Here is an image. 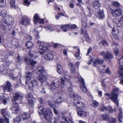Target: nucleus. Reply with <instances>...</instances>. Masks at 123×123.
Returning a JSON list of instances; mask_svg holds the SVG:
<instances>
[{"label":"nucleus","mask_w":123,"mask_h":123,"mask_svg":"<svg viewBox=\"0 0 123 123\" xmlns=\"http://www.w3.org/2000/svg\"><path fill=\"white\" fill-rule=\"evenodd\" d=\"M69 29H74L77 28V26L75 24L69 25Z\"/></svg>","instance_id":"obj_49"},{"label":"nucleus","mask_w":123,"mask_h":123,"mask_svg":"<svg viewBox=\"0 0 123 123\" xmlns=\"http://www.w3.org/2000/svg\"><path fill=\"white\" fill-rule=\"evenodd\" d=\"M108 111L110 113H112L113 112V110L111 106L108 107Z\"/></svg>","instance_id":"obj_62"},{"label":"nucleus","mask_w":123,"mask_h":123,"mask_svg":"<svg viewBox=\"0 0 123 123\" xmlns=\"http://www.w3.org/2000/svg\"><path fill=\"white\" fill-rule=\"evenodd\" d=\"M31 20L28 18H25L22 19L20 21L22 25H26L29 23Z\"/></svg>","instance_id":"obj_18"},{"label":"nucleus","mask_w":123,"mask_h":123,"mask_svg":"<svg viewBox=\"0 0 123 123\" xmlns=\"http://www.w3.org/2000/svg\"><path fill=\"white\" fill-rule=\"evenodd\" d=\"M117 120L116 118H111L109 120V123H116Z\"/></svg>","instance_id":"obj_42"},{"label":"nucleus","mask_w":123,"mask_h":123,"mask_svg":"<svg viewBox=\"0 0 123 123\" xmlns=\"http://www.w3.org/2000/svg\"><path fill=\"white\" fill-rule=\"evenodd\" d=\"M57 71L58 73L60 74H66V71L63 70V68L60 64H58L57 65Z\"/></svg>","instance_id":"obj_12"},{"label":"nucleus","mask_w":123,"mask_h":123,"mask_svg":"<svg viewBox=\"0 0 123 123\" xmlns=\"http://www.w3.org/2000/svg\"><path fill=\"white\" fill-rule=\"evenodd\" d=\"M113 92L110 94L109 96L112 101L118 106L119 105V103L117 98L118 95L114 92H117L119 91V89L118 88H113Z\"/></svg>","instance_id":"obj_1"},{"label":"nucleus","mask_w":123,"mask_h":123,"mask_svg":"<svg viewBox=\"0 0 123 123\" xmlns=\"http://www.w3.org/2000/svg\"><path fill=\"white\" fill-rule=\"evenodd\" d=\"M38 55L36 52H34L33 54H32L30 52L29 53V56H30L31 57L34 56V59H36L37 58L38 56Z\"/></svg>","instance_id":"obj_37"},{"label":"nucleus","mask_w":123,"mask_h":123,"mask_svg":"<svg viewBox=\"0 0 123 123\" xmlns=\"http://www.w3.org/2000/svg\"><path fill=\"white\" fill-rule=\"evenodd\" d=\"M92 102V105L93 107H96L98 106V103L97 102L95 101H94Z\"/></svg>","instance_id":"obj_50"},{"label":"nucleus","mask_w":123,"mask_h":123,"mask_svg":"<svg viewBox=\"0 0 123 123\" xmlns=\"http://www.w3.org/2000/svg\"><path fill=\"white\" fill-rule=\"evenodd\" d=\"M112 5L115 6H119V3L117 2L114 1L112 2Z\"/></svg>","instance_id":"obj_54"},{"label":"nucleus","mask_w":123,"mask_h":123,"mask_svg":"<svg viewBox=\"0 0 123 123\" xmlns=\"http://www.w3.org/2000/svg\"><path fill=\"white\" fill-rule=\"evenodd\" d=\"M22 116L23 120H25L29 118L30 116V115L27 113L25 112L23 114Z\"/></svg>","instance_id":"obj_29"},{"label":"nucleus","mask_w":123,"mask_h":123,"mask_svg":"<svg viewBox=\"0 0 123 123\" xmlns=\"http://www.w3.org/2000/svg\"><path fill=\"white\" fill-rule=\"evenodd\" d=\"M34 22L35 25L38 23L39 24H43L44 22L43 19H40L37 14H36L34 17Z\"/></svg>","instance_id":"obj_7"},{"label":"nucleus","mask_w":123,"mask_h":123,"mask_svg":"<svg viewBox=\"0 0 123 123\" xmlns=\"http://www.w3.org/2000/svg\"><path fill=\"white\" fill-rule=\"evenodd\" d=\"M24 4L25 5L28 6L30 4V2H29L28 0H25L24 2Z\"/></svg>","instance_id":"obj_53"},{"label":"nucleus","mask_w":123,"mask_h":123,"mask_svg":"<svg viewBox=\"0 0 123 123\" xmlns=\"http://www.w3.org/2000/svg\"><path fill=\"white\" fill-rule=\"evenodd\" d=\"M39 114H43V113L44 107L43 106H40L39 107Z\"/></svg>","instance_id":"obj_38"},{"label":"nucleus","mask_w":123,"mask_h":123,"mask_svg":"<svg viewBox=\"0 0 123 123\" xmlns=\"http://www.w3.org/2000/svg\"><path fill=\"white\" fill-rule=\"evenodd\" d=\"M60 82L58 80H55L53 82L50 84V88L51 90L55 89L58 88L60 85Z\"/></svg>","instance_id":"obj_8"},{"label":"nucleus","mask_w":123,"mask_h":123,"mask_svg":"<svg viewBox=\"0 0 123 123\" xmlns=\"http://www.w3.org/2000/svg\"><path fill=\"white\" fill-rule=\"evenodd\" d=\"M60 28L64 32H66L67 30L69 29V25L66 24L61 25Z\"/></svg>","instance_id":"obj_24"},{"label":"nucleus","mask_w":123,"mask_h":123,"mask_svg":"<svg viewBox=\"0 0 123 123\" xmlns=\"http://www.w3.org/2000/svg\"><path fill=\"white\" fill-rule=\"evenodd\" d=\"M22 97V95L21 93L19 92H17L15 93V96L12 100V101H15L18 99H21Z\"/></svg>","instance_id":"obj_17"},{"label":"nucleus","mask_w":123,"mask_h":123,"mask_svg":"<svg viewBox=\"0 0 123 123\" xmlns=\"http://www.w3.org/2000/svg\"><path fill=\"white\" fill-rule=\"evenodd\" d=\"M3 22L6 25H9L13 24L14 20L12 17L7 15L3 19Z\"/></svg>","instance_id":"obj_5"},{"label":"nucleus","mask_w":123,"mask_h":123,"mask_svg":"<svg viewBox=\"0 0 123 123\" xmlns=\"http://www.w3.org/2000/svg\"><path fill=\"white\" fill-rule=\"evenodd\" d=\"M76 109L77 111L82 110L85 108V105L84 103L81 102H78L75 104Z\"/></svg>","instance_id":"obj_6"},{"label":"nucleus","mask_w":123,"mask_h":123,"mask_svg":"<svg viewBox=\"0 0 123 123\" xmlns=\"http://www.w3.org/2000/svg\"><path fill=\"white\" fill-rule=\"evenodd\" d=\"M113 56L110 53H108V61L112 58Z\"/></svg>","instance_id":"obj_61"},{"label":"nucleus","mask_w":123,"mask_h":123,"mask_svg":"<svg viewBox=\"0 0 123 123\" xmlns=\"http://www.w3.org/2000/svg\"><path fill=\"white\" fill-rule=\"evenodd\" d=\"M92 48L90 47L88 49L87 52V55H88L90 53L91 51L92 50Z\"/></svg>","instance_id":"obj_63"},{"label":"nucleus","mask_w":123,"mask_h":123,"mask_svg":"<svg viewBox=\"0 0 123 123\" xmlns=\"http://www.w3.org/2000/svg\"><path fill=\"white\" fill-rule=\"evenodd\" d=\"M68 65L70 69L71 73H74L75 72V68L74 67L73 64L71 62H70L68 64Z\"/></svg>","instance_id":"obj_27"},{"label":"nucleus","mask_w":123,"mask_h":123,"mask_svg":"<svg viewBox=\"0 0 123 123\" xmlns=\"http://www.w3.org/2000/svg\"><path fill=\"white\" fill-rule=\"evenodd\" d=\"M0 113L4 117H6V115L7 114V112L6 109H2L0 110Z\"/></svg>","instance_id":"obj_34"},{"label":"nucleus","mask_w":123,"mask_h":123,"mask_svg":"<svg viewBox=\"0 0 123 123\" xmlns=\"http://www.w3.org/2000/svg\"><path fill=\"white\" fill-rule=\"evenodd\" d=\"M44 57L46 59L51 60L53 58L54 56L52 54L48 53L45 55Z\"/></svg>","instance_id":"obj_25"},{"label":"nucleus","mask_w":123,"mask_h":123,"mask_svg":"<svg viewBox=\"0 0 123 123\" xmlns=\"http://www.w3.org/2000/svg\"><path fill=\"white\" fill-rule=\"evenodd\" d=\"M7 12L6 10H2L1 13V14L2 17H3L5 16Z\"/></svg>","instance_id":"obj_52"},{"label":"nucleus","mask_w":123,"mask_h":123,"mask_svg":"<svg viewBox=\"0 0 123 123\" xmlns=\"http://www.w3.org/2000/svg\"><path fill=\"white\" fill-rule=\"evenodd\" d=\"M38 85V83L37 81L36 80H32L29 85V88L31 89L32 88H35Z\"/></svg>","instance_id":"obj_16"},{"label":"nucleus","mask_w":123,"mask_h":123,"mask_svg":"<svg viewBox=\"0 0 123 123\" xmlns=\"http://www.w3.org/2000/svg\"><path fill=\"white\" fill-rule=\"evenodd\" d=\"M77 78L78 80V83L81 84L80 86V90L86 93L87 90L84 85L85 82L83 79L79 75H78Z\"/></svg>","instance_id":"obj_2"},{"label":"nucleus","mask_w":123,"mask_h":123,"mask_svg":"<svg viewBox=\"0 0 123 123\" xmlns=\"http://www.w3.org/2000/svg\"><path fill=\"white\" fill-rule=\"evenodd\" d=\"M110 11L113 16L114 17L120 16L122 12V10L120 8H117L116 9H111Z\"/></svg>","instance_id":"obj_4"},{"label":"nucleus","mask_w":123,"mask_h":123,"mask_svg":"<svg viewBox=\"0 0 123 123\" xmlns=\"http://www.w3.org/2000/svg\"><path fill=\"white\" fill-rule=\"evenodd\" d=\"M34 32L35 35L36 36L37 38V39L39 38V34L38 31H37L36 30H34Z\"/></svg>","instance_id":"obj_47"},{"label":"nucleus","mask_w":123,"mask_h":123,"mask_svg":"<svg viewBox=\"0 0 123 123\" xmlns=\"http://www.w3.org/2000/svg\"><path fill=\"white\" fill-rule=\"evenodd\" d=\"M118 117L119 123H122L123 122V118L122 117V115H118Z\"/></svg>","instance_id":"obj_45"},{"label":"nucleus","mask_w":123,"mask_h":123,"mask_svg":"<svg viewBox=\"0 0 123 123\" xmlns=\"http://www.w3.org/2000/svg\"><path fill=\"white\" fill-rule=\"evenodd\" d=\"M119 74L120 78L121 79L120 82V83L123 85V65L121 66V68L118 71Z\"/></svg>","instance_id":"obj_13"},{"label":"nucleus","mask_w":123,"mask_h":123,"mask_svg":"<svg viewBox=\"0 0 123 123\" xmlns=\"http://www.w3.org/2000/svg\"><path fill=\"white\" fill-rule=\"evenodd\" d=\"M101 55L104 56L105 59H107L108 54L107 52L105 53L104 51H102L101 53Z\"/></svg>","instance_id":"obj_39"},{"label":"nucleus","mask_w":123,"mask_h":123,"mask_svg":"<svg viewBox=\"0 0 123 123\" xmlns=\"http://www.w3.org/2000/svg\"><path fill=\"white\" fill-rule=\"evenodd\" d=\"M38 79L41 83H43L47 80V76L45 73L40 74Z\"/></svg>","instance_id":"obj_10"},{"label":"nucleus","mask_w":123,"mask_h":123,"mask_svg":"<svg viewBox=\"0 0 123 123\" xmlns=\"http://www.w3.org/2000/svg\"><path fill=\"white\" fill-rule=\"evenodd\" d=\"M103 62V60L99 58H97L93 62V64L95 66H96L97 65L99 64H101Z\"/></svg>","instance_id":"obj_20"},{"label":"nucleus","mask_w":123,"mask_h":123,"mask_svg":"<svg viewBox=\"0 0 123 123\" xmlns=\"http://www.w3.org/2000/svg\"><path fill=\"white\" fill-rule=\"evenodd\" d=\"M100 44H101L103 45H105L107 44V42L105 40L102 41L101 42L99 43Z\"/></svg>","instance_id":"obj_59"},{"label":"nucleus","mask_w":123,"mask_h":123,"mask_svg":"<svg viewBox=\"0 0 123 123\" xmlns=\"http://www.w3.org/2000/svg\"><path fill=\"white\" fill-rule=\"evenodd\" d=\"M5 86L4 87V92L6 91L8 92H10L12 90L11 87V84L10 82L8 81H7L5 83Z\"/></svg>","instance_id":"obj_11"},{"label":"nucleus","mask_w":123,"mask_h":123,"mask_svg":"<svg viewBox=\"0 0 123 123\" xmlns=\"http://www.w3.org/2000/svg\"><path fill=\"white\" fill-rule=\"evenodd\" d=\"M119 33V31L117 29L114 28L112 30V34L114 35V37L117 38V35H118Z\"/></svg>","instance_id":"obj_30"},{"label":"nucleus","mask_w":123,"mask_h":123,"mask_svg":"<svg viewBox=\"0 0 123 123\" xmlns=\"http://www.w3.org/2000/svg\"><path fill=\"white\" fill-rule=\"evenodd\" d=\"M107 79H104L102 82V86L105 89V88L107 87Z\"/></svg>","instance_id":"obj_31"},{"label":"nucleus","mask_w":123,"mask_h":123,"mask_svg":"<svg viewBox=\"0 0 123 123\" xmlns=\"http://www.w3.org/2000/svg\"><path fill=\"white\" fill-rule=\"evenodd\" d=\"M78 114L80 116L85 117L88 114V112L82 110L77 111Z\"/></svg>","instance_id":"obj_23"},{"label":"nucleus","mask_w":123,"mask_h":123,"mask_svg":"<svg viewBox=\"0 0 123 123\" xmlns=\"http://www.w3.org/2000/svg\"><path fill=\"white\" fill-rule=\"evenodd\" d=\"M58 98L56 101V103H59L64 101V98L60 93H58L57 94Z\"/></svg>","instance_id":"obj_22"},{"label":"nucleus","mask_w":123,"mask_h":123,"mask_svg":"<svg viewBox=\"0 0 123 123\" xmlns=\"http://www.w3.org/2000/svg\"><path fill=\"white\" fill-rule=\"evenodd\" d=\"M37 70L39 72L40 74L44 73L45 71L44 68L41 66H39L37 68Z\"/></svg>","instance_id":"obj_28"},{"label":"nucleus","mask_w":123,"mask_h":123,"mask_svg":"<svg viewBox=\"0 0 123 123\" xmlns=\"http://www.w3.org/2000/svg\"><path fill=\"white\" fill-rule=\"evenodd\" d=\"M47 47L44 45L42 44L39 46V48L40 49L42 50H45L47 49Z\"/></svg>","instance_id":"obj_44"},{"label":"nucleus","mask_w":123,"mask_h":123,"mask_svg":"<svg viewBox=\"0 0 123 123\" xmlns=\"http://www.w3.org/2000/svg\"><path fill=\"white\" fill-rule=\"evenodd\" d=\"M97 16L100 18L104 17L103 12L102 10H100L98 12Z\"/></svg>","instance_id":"obj_32"},{"label":"nucleus","mask_w":123,"mask_h":123,"mask_svg":"<svg viewBox=\"0 0 123 123\" xmlns=\"http://www.w3.org/2000/svg\"><path fill=\"white\" fill-rule=\"evenodd\" d=\"M101 116L102 117L103 119L106 120L108 117V116L107 114H103Z\"/></svg>","instance_id":"obj_55"},{"label":"nucleus","mask_w":123,"mask_h":123,"mask_svg":"<svg viewBox=\"0 0 123 123\" xmlns=\"http://www.w3.org/2000/svg\"><path fill=\"white\" fill-rule=\"evenodd\" d=\"M66 74H63V78H60V80L61 82V87L62 88H63L65 86V80L70 83V80L71 79V76L69 75Z\"/></svg>","instance_id":"obj_3"},{"label":"nucleus","mask_w":123,"mask_h":123,"mask_svg":"<svg viewBox=\"0 0 123 123\" xmlns=\"http://www.w3.org/2000/svg\"><path fill=\"white\" fill-rule=\"evenodd\" d=\"M5 2L4 1V0H0V6H3L5 5Z\"/></svg>","instance_id":"obj_58"},{"label":"nucleus","mask_w":123,"mask_h":123,"mask_svg":"<svg viewBox=\"0 0 123 123\" xmlns=\"http://www.w3.org/2000/svg\"><path fill=\"white\" fill-rule=\"evenodd\" d=\"M10 3L11 5V8L12 9L15 8L16 6L14 1L13 0H11L10 1Z\"/></svg>","instance_id":"obj_36"},{"label":"nucleus","mask_w":123,"mask_h":123,"mask_svg":"<svg viewBox=\"0 0 123 123\" xmlns=\"http://www.w3.org/2000/svg\"><path fill=\"white\" fill-rule=\"evenodd\" d=\"M72 89L71 88L68 89V91L70 92V97L73 98L75 95V94L72 91Z\"/></svg>","instance_id":"obj_35"},{"label":"nucleus","mask_w":123,"mask_h":123,"mask_svg":"<svg viewBox=\"0 0 123 123\" xmlns=\"http://www.w3.org/2000/svg\"><path fill=\"white\" fill-rule=\"evenodd\" d=\"M27 75L26 76V80L25 82L26 84L28 83L27 81L31 80L32 77V74L31 73L29 72H26Z\"/></svg>","instance_id":"obj_26"},{"label":"nucleus","mask_w":123,"mask_h":123,"mask_svg":"<svg viewBox=\"0 0 123 123\" xmlns=\"http://www.w3.org/2000/svg\"><path fill=\"white\" fill-rule=\"evenodd\" d=\"M53 123H58L60 122L59 119L58 118H55L52 119Z\"/></svg>","instance_id":"obj_46"},{"label":"nucleus","mask_w":123,"mask_h":123,"mask_svg":"<svg viewBox=\"0 0 123 123\" xmlns=\"http://www.w3.org/2000/svg\"><path fill=\"white\" fill-rule=\"evenodd\" d=\"M77 51L78 52L76 53L75 56L76 57L77 59H79L80 58L79 57L80 55V50L79 48H77Z\"/></svg>","instance_id":"obj_43"},{"label":"nucleus","mask_w":123,"mask_h":123,"mask_svg":"<svg viewBox=\"0 0 123 123\" xmlns=\"http://www.w3.org/2000/svg\"><path fill=\"white\" fill-rule=\"evenodd\" d=\"M48 103L49 105L53 107L55 106V105L53 103V102L52 100H49L48 101Z\"/></svg>","instance_id":"obj_48"},{"label":"nucleus","mask_w":123,"mask_h":123,"mask_svg":"<svg viewBox=\"0 0 123 123\" xmlns=\"http://www.w3.org/2000/svg\"><path fill=\"white\" fill-rule=\"evenodd\" d=\"M4 123H10L9 119L7 118L6 116L4 117Z\"/></svg>","instance_id":"obj_56"},{"label":"nucleus","mask_w":123,"mask_h":123,"mask_svg":"<svg viewBox=\"0 0 123 123\" xmlns=\"http://www.w3.org/2000/svg\"><path fill=\"white\" fill-rule=\"evenodd\" d=\"M44 115L46 120H50L52 116V111L50 110H46L44 113Z\"/></svg>","instance_id":"obj_9"},{"label":"nucleus","mask_w":123,"mask_h":123,"mask_svg":"<svg viewBox=\"0 0 123 123\" xmlns=\"http://www.w3.org/2000/svg\"><path fill=\"white\" fill-rule=\"evenodd\" d=\"M93 7L95 9H98L101 7V4L98 1L95 0L93 2Z\"/></svg>","instance_id":"obj_19"},{"label":"nucleus","mask_w":123,"mask_h":123,"mask_svg":"<svg viewBox=\"0 0 123 123\" xmlns=\"http://www.w3.org/2000/svg\"><path fill=\"white\" fill-rule=\"evenodd\" d=\"M28 103L31 105H33L34 103L35 99L32 97V95L31 94H29L27 96Z\"/></svg>","instance_id":"obj_14"},{"label":"nucleus","mask_w":123,"mask_h":123,"mask_svg":"<svg viewBox=\"0 0 123 123\" xmlns=\"http://www.w3.org/2000/svg\"><path fill=\"white\" fill-rule=\"evenodd\" d=\"M14 106L11 108V109L13 112L14 113H17L18 111V104L15 103L14 105Z\"/></svg>","instance_id":"obj_21"},{"label":"nucleus","mask_w":123,"mask_h":123,"mask_svg":"<svg viewBox=\"0 0 123 123\" xmlns=\"http://www.w3.org/2000/svg\"><path fill=\"white\" fill-rule=\"evenodd\" d=\"M10 64V62L8 61H7L5 62L4 65L5 66L7 67Z\"/></svg>","instance_id":"obj_64"},{"label":"nucleus","mask_w":123,"mask_h":123,"mask_svg":"<svg viewBox=\"0 0 123 123\" xmlns=\"http://www.w3.org/2000/svg\"><path fill=\"white\" fill-rule=\"evenodd\" d=\"M21 116L19 115L15 119H14L13 121L15 122H18L20 121L21 120Z\"/></svg>","instance_id":"obj_40"},{"label":"nucleus","mask_w":123,"mask_h":123,"mask_svg":"<svg viewBox=\"0 0 123 123\" xmlns=\"http://www.w3.org/2000/svg\"><path fill=\"white\" fill-rule=\"evenodd\" d=\"M107 108L104 105H102V107L99 108V110L101 111H103L105 110H107Z\"/></svg>","instance_id":"obj_60"},{"label":"nucleus","mask_w":123,"mask_h":123,"mask_svg":"<svg viewBox=\"0 0 123 123\" xmlns=\"http://www.w3.org/2000/svg\"><path fill=\"white\" fill-rule=\"evenodd\" d=\"M44 28L46 30H49L50 31H53L54 30L53 28L49 26L44 27Z\"/></svg>","instance_id":"obj_51"},{"label":"nucleus","mask_w":123,"mask_h":123,"mask_svg":"<svg viewBox=\"0 0 123 123\" xmlns=\"http://www.w3.org/2000/svg\"><path fill=\"white\" fill-rule=\"evenodd\" d=\"M73 98H74V99L75 100H80L81 99V97L76 94H75Z\"/></svg>","instance_id":"obj_41"},{"label":"nucleus","mask_w":123,"mask_h":123,"mask_svg":"<svg viewBox=\"0 0 123 123\" xmlns=\"http://www.w3.org/2000/svg\"><path fill=\"white\" fill-rule=\"evenodd\" d=\"M113 51L116 54H117L119 53V49L117 48H114Z\"/></svg>","instance_id":"obj_57"},{"label":"nucleus","mask_w":123,"mask_h":123,"mask_svg":"<svg viewBox=\"0 0 123 123\" xmlns=\"http://www.w3.org/2000/svg\"><path fill=\"white\" fill-rule=\"evenodd\" d=\"M26 46L28 49H31L33 46V43L31 42L28 41L26 43Z\"/></svg>","instance_id":"obj_33"},{"label":"nucleus","mask_w":123,"mask_h":123,"mask_svg":"<svg viewBox=\"0 0 123 123\" xmlns=\"http://www.w3.org/2000/svg\"><path fill=\"white\" fill-rule=\"evenodd\" d=\"M25 61L27 64L29 63L32 66H34L37 63V62L32 60H31L29 58V57H26L25 59Z\"/></svg>","instance_id":"obj_15"}]
</instances>
